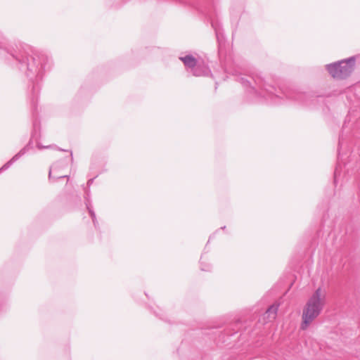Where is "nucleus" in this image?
Segmentation results:
<instances>
[{
  "instance_id": "obj_3",
  "label": "nucleus",
  "mask_w": 360,
  "mask_h": 360,
  "mask_svg": "<svg viewBox=\"0 0 360 360\" xmlns=\"http://www.w3.org/2000/svg\"><path fill=\"white\" fill-rule=\"evenodd\" d=\"M356 56H352L325 65V70L334 79L345 80L351 76L355 70Z\"/></svg>"
},
{
  "instance_id": "obj_5",
  "label": "nucleus",
  "mask_w": 360,
  "mask_h": 360,
  "mask_svg": "<svg viewBox=\"0 0 360 360\" xmlns=\"http://www.w3.org/2000/svg\"><path fill=\"white\" fill-rule=\"evenodd\" d=\"M278 310V304H273L270 305L262 314L260 320L262 321L263 323H266L274 321L276 317Z\"/></svg>"
},
{
  "instance_id": "obj_1",
  "label": "nucleus",
  "mask_w": 360,
  "mask_h": 360,
  "mask_svg": "<svg viewBox=\"0 0 360 360\" xmlns=\"http://www.w3.org/2000/svg\"><path fill=\"white\" fill-rule=\"evenodd\" d=\"M357 235L354 219H343L338 231L330 232L326 239V247L331 245L336 250L333 258L332 273L325 282L322 280L307 301L300 326L306 330L321 314L328 299H333L342 311L360 307V281L357 276V265L354 251Z\"/></svg>"
},
{
  "instance_id": "obj_14",
  "label": "nucleus",
  "mask_w": 360,
  "mask_h": 360,
  "mask_svg": "<svg viewBox=\"0 0 360 360\" xmlns=\"http://www.w3.org/2000/svg\"><path fill=\"white\" fill-rule=\"evenodd\" d=\"M321 230H318V231H316L317 237H319V236L321 235Z\"/></svg>"
},
{
  "instance_id": "obj_10",
  "label": "nucleus",
  "mask_w": 360,
  "mask_h": 360,
  "mask_svg": "<svg viewBox=\"0 0 360 360\" xmlns=\"http://www.w3.org/2000/svg\"><path fill=\"white\" fill-rule=\"evenodd\" d=\"M37 148H39V150L45 149V148H56V146H52V145L43 146L41 143H37Z\"/></svg>"
},
{
  "instance_id": "obj_9",
  "label": "nucleus",
  "mask_w": 360,
  "mask_h": 360,
  "mask_svg": "<svg viewBox=\"0 0 360 360\" xmlns=\"http://www.w3.org/2000/svg\"><path fill=\"white\" fill-rule=\"evenodd\" d=\"M58 167V165L57 164H54L53 165L51 168H50V170H49V178L51 179V178H53V179H61V178H65V177H67L68 176L66 175H63L62 174H58L56 175H54L53 176V174L55 173L56 169Z\"/></svg>"
},
{
  "instance_id": "obj_15",
  "label": "nucleus",
  "mask_w": 360,
  "mask_h": 360,
  "mask_svg": "<svg viewBox=\"0 0 360 360\" xmlns=\"http://www.w3.org/2000/svg\"><path fill=\"white\" fill-rule=\"evenodd\" d=\"M315 245L316 244V240L315 239H313L312 242H311V245Z\"/></svg>"
},
{
  "instance_id": "obj_7",
  "label": "nucleus",
  "mask_w": 360,
  "mask_h": 360,
  "mask_svg": "<svg viewBox=\"0 0 360 360\" xmlns=\"http://www.w3.org/2000/svg\"><path fill=\"white\" fill-rule=\"evenodd\" d=\"M179 58L186 68H191V71H192L198 65L195 58L191 55H186L185 56L180 57Z\"/></svg>"
},
{
  "instance_id": "obj_12",
  "label": "nucleus",
  "mask_w": 360,
  "mask_h": 360,
  "mask_svg": "<svg viewBox=\"0 0 360 360\" xmlns=\"http://www.w3.org/2000/svg\"><path fill=\"white\" fill-rule=\"evenodd\" d=\"M237 80L240 82L243 85L246 86L247 80L243 77H238Z\"/></svg>"
},
{
  "instance_id": "obj_13",
  "label": "nucleus",
  "mask_w": 360,
  "mask_h": 360,
  "mask_svg": "<svg viewBox=\"0 0 360 360\" xmlns=\"http://www.w3.org/2000/svg\"><path fill=\"white\" fill-rule=\"evenodd\" d=\"M216 35H217V38L218 41H219V43H221V38L222 39V36H221V34L217 30H216Z\"/></svg>"
},
{
  "instance_id": "obj_6",
  "label": "nucleus",
  "mask_w": 360,
  "mask_h": 360,
  "mask_svg": "<svg viewBox=\"0 0 360 360\" xmlns=\"http://www.w3.org/2000/svg\"><path fill=\"white\" fill-rule=\"evenodd\" d=\"M27 152V148H23L21 149L17 154H15L8 162H7L6 164H4L1 168H0V173L3 171L6 170L8 169L11 165L15 162L17 160H18L21 156L25 155Z\"/></svg>"
},
{
  "instance_id": "obj_4",
  "label": "nucleus",
  "mask_w": 360,
  "mask_h": 360,
  "mask_svg": "<svg viewBox=\"0 0 360 360\" xmlns=\"http://www.w3.org/2000/svg\"><path fill=\"white\" fill-rule=\"evenodd\" d=\"M46 60L44 55L34 53L26 57L21 62L20 68L25 71L27 77L32 82H37L42 77L43 68Z\"/></svg>"
},
{
  "instance_id": "obj_8",
  "label": "nucleus",
  "mask_w": 360,
  "mask_h": 360,
  "mask_svg": "<svg viewBox=\"0 0 360 360\" xmlns=\"http://www.w3.org/2000/svg\"><path fill=\"white\" fill-rule=\"evenodd\" d=\"M193 75L196 77L207 75L210 72L208 68L205 65L198 64L191 71Z\"/></svg>"
},
{
  "instance_id": "obj_11",
  "label": "nucleus",
  "mask_w": 360,
  "mask_h": 360,
  "mask_svg": "<svg viewBox=\"0 0 360 360\" xmlns=\"http://www.w3.org/2000/svg\"><path fill=\"white\" fill-rule=\"evenodd\" d=\"M88 209H89V213H90V215H91V218H92L93 222H94V224H96V221H95V219H96V215H95V213H94V212L92 210H91L89 207H88Z\"/></svg>"
},
{
  "instance_id": "obj_2",
  "label": "nucleus",
  "mask_w": 360,
  "mask_h": 360,
  "mask_svg": "<svg viewBox=\"0 0 360 360\" xmlns=\"http://www.w3.org/2000/svg\"><path fill=\"white\" fill-rule=\"evenodd\" d=\"M326 95L313 91H300L277 86L268 82L261 72L249 68V101L277 106L295 101L306 106H316Z\"/></svg>"
}]
</instances>
